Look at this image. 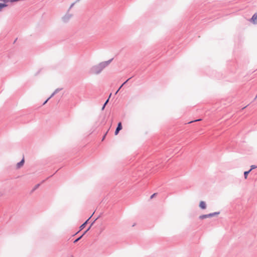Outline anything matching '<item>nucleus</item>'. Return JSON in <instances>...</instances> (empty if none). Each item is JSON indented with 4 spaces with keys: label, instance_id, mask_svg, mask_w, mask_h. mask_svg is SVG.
<instances>
[{
    "label": "nucleus",
    "instance_id": "1",
    "mask_svg": "<svg viewBox=\"0 0 257 257\" xmlns=\"http://www.w3.org/2000/svg\"><path fill=\"white\" fill-rule=\"evenodd\" d=\"M112 59L103 61L92 66L89 70L88 73L91 75L99 74L112 61Z\"/></svg>",
    "mask_w": 257,
    "mask_h": 257
},
{
    "label": "nucleus",
    "instance_id": "2",
    "mask_svg": "<svg viewBox=\"0 0 257 257\" xmlns=\"http://www.w3.org/2000/svg\"><path fill=\"white\" fill-rule=\"evenodd\" d=\"M219 213H220L219 212H215L209 213L208 214L202 215L199 216V218L201 219H205L206 218L213 217L214 216L218 215Z\"/></svg>",
    "mask_w": 257,
    "mask_h": 257
},
{
    "label": "nucleus",
    "instance_id": "3",
    "mask_svg": "<svg viewBox=\"0 0 257 257\" xmlns=\"http://www.w3.org/2000/svg\"><path fill=\"white\" fill-rule=\"evenodd\" d=\"M72 14H70L69 12H67V13L62 18L63 22L64 23H67L72 17Z\"/></svg>",
    "mask_w": 257,
    "mask_h": 257
},
{
    "label": "nucleus",
    "instance_id": "4",
    "mask_svg": "<svg viewBox=\"0 0 257 257\" xmlns=\"http://www.w3.org/2000/svg\"><path fill=\"white\" fill-rule=\"evenodd\" d=\"M122 129V125L121 122H119L115 131V135H117L119 132Z\"/></svg>",
    "mask_w": 257,
    "mask_h": 257
},
{
    "label": "nucleus",
    "instance_id": "5",
    "mask_svg": "<svg viewBox=\"0 0 257 257\" xmlns=\"http://www.w3.org/2000/svg\"><path fill=\"white\" fill-rule=\"evenodd\" d=\"M250 22H252L254 24H257V14H254L250 19Z\"/></svg>",
    "mask_w": 257,
    "mask_h": 257
},
{
    "label": "nucleus",
    "instance_id": "6",
    "mask_svg": "<svg viewBox=\"0 0 257 257\" xmlns=\"http://www.w3.org/2000/svg\"><path fill=\"white\" fill-rule=\"evenodd\" d=\"M24 159H23L20 162L18 163L16 166L17 169H20L24 165Z\"/></svg>",
    "mask_w": 257,
    "mask_h": 257
},
{
    "label": "nucleus",
    "instance_id": "7",
    "mask_svg": "<svg viewBox=\"0 0 257 257\" xmlns=\"http://www.w3.org/2000/svg\"><path fill=\"white\" fill-rule=\"evenodd\" d=\"M199 207L202 209H206V203L203 201H200V202L199 203Z\"/></svg>",
    "mask_w": 257,
    "mask_h": 257
},
{
    "label": "nucleus",
    "instance_id": "8",
    "mask_svg": "<svg viewBox=\"0 0 257 257\" xmlns=\"http://www.w3.org/2000/svg\"><path fill=\"white\" fill-rule=\"evenodd\" d=\"M94 214V212L93 213V214L91 215V216L84 223H83L80 227V229H82L83 228H84L86 225V224L87 223V222L88 221V220L90 219V218L92 216V215H93Z\"/></svg>",
    "mask_w": 257,
    "mask_h": 257
},
{
    "label": "nucleus",
    "instance_id": "9",
    "mask_svg": "<svg viewBox=\"0 0 257 257\" xmlns=\"http://www.w3.org/2000/svg\"><path fill=\"white\" fill-rule=\"evenodd\" d=\"M62 90V88H57L56 89L54 92L51 95V96H50V98H52L55 94H56V93H57L59 91H60V90Z\"/></svg>",
    "mask_w": 257,
    "mask_h": 257
},
{
    "label": "nucleus",
    "instance_id": "10",
    "mask_svg": "<svg viewBox=\"0 0 257 257\" xmlns=\"http://www.w3.org/2000/svg\"><path fill=\"white\" fill-rule=\"evenodd\" d=\"M8 5L7 4L0 3V12H1L3 8L8 7Z\"/></svg>",
    "mask_w": 257,
    "mask_h": 257
},
{
    "label": "nucleus",
    "instance_id": "11",
    "mask_svg": "<svg viewBox=\"0 0 257 257\" xmlns=\"http://www.w3.org/2000/svg\"><path fill=\"white\" fill-rule=\"evenodd\" d=\"M111 93L110 94L109 96V98L106 100V101H105V102L104 103V104H103L102 107V110H103L106 105V104L108 103V101H109V99L110 98V97L111 96Z\"/></svg>",
    "mask_w": 257,
    "mask_h": 257
},
{
    "label": "nucleus",
    "instance_id": "12",
    "mask_svg": "<svg viewBox=\"0 0 257 257\" xmlns=\"http://www.w3.org/2000/svg\"><path fill=\"white\" fill-rule=\"evenodd\" d=\"M131 79V78H128L127 80H126L120 87L118 89V90L116 91V92H115V94L117 93V92L119 91V90L121 89V88L123 86V85L124 84H125L130 79Z\"/></svg>",
    "mask_w": 257,
    "mask_h": 257
},
{
    "label": "nucleus",
    "instance_id": "13",
    "mask_svg": "<svg viewBox=\"0 0 257 257\" xmlns=\"http://www.w3.org/2000/svg\"><path fill=\"white\" fill-rule=\"evenodd\" d=\"M251 171V170H249L247 171H245L244 172V178L245 179H247V175L249 173V172Z\"/></svg>",
    "mask_w": 257,
    "mask_h": 257
},
{
    "label": "nucleus",
    "instance_id": "14",
    "mask_svg": "<svg viewBox=\"0 0 257 257\" xmlns=\"http://www.w3.org/2000/svg\"><path fill=\"white\" fill-rule=\"evenodd\" d=\"M83 236V235H82L81 236H80L79 237H78V238H77L76 239H75L74 241V243H76L79 240H80L81 237Z\"/></svg>",
    "mask_w": 257,
    "mask_h": 257
},
{
    "label": "nucleus",
    "instance_id": "15",
    "mask_svg": "<svg viewBox=\"0 0 257 257\" xmlns=\"http://www.w3.org/2000/svg\"><path fill=\"white\" fill-rule=\"evenodd\" d=\"M75 3H73V4H72L68 11V12H69L70 11V10L74 6V5H75Z\"/></svg>",
    "mask_w": 257,
    "mask_h": 257
},
{
    "label": "nucleus",
    "instance_id": "16",
    "mask_svg": "<svg viewBox=\"0 0 257 257\" xmlns=\"http://www.w3.org/2000/svg\"><path fill=\"white\" fill-rule=\"evenodd\" d=\"M40 184H37L35 187H34L33 190H35L36 189H37L39 186H40Z\"/></svg>",
    "mask_w": 257,
    "mask_h": 257
},
{
    "label": "nucleus",
    "instance_id": "17",
    "mask_svg": "<svg viewBox=\"0 0 257 257\" xmlns=\"http://www.w3.org/2000/svg\"><path fill=\"white\" fill-rule=\"evenodd\" d=\"M257 168L256 166H254V165H252L251 166V168L250 170H251V171L255 168Z\"/></svg>",
    "mask_w": 257,
    "mask_h": 257
},
{
    "label": "nucleus",
    "instance_id": "18",
    "mask_svg": "<svg viewBox=\"0 0 257 257\" xmlns=\"http://www.w3.org/2000/svg\"><path fill=\"white\" fill-rule=\"evenodd\" d=\"M0 1L4 2V4H7V3L10 2L9 0H0Z\"/></svg>",
    "mask_w": 257,
    "mask_h": 257
},
{
    "label": "nucleus",
    "instance_id": "19",
    "mask_svg": "<svg viewBox=\"0 0 257 257\" xmlns=\"http://www.w3.org/2000/svg\"><path fill=\"white\" fill-rule=\"evenodd\" d=\"M50 99V97L43 103V105L45 104L47 101Z\"/></svg>",
    "mask_w": 257,
    "mask_h": 257
},
{
    "label": "nucleus",
    "instance_id": "20",
    "mask_svg": "<svg viewBox=\"0 0 257 257\" xmlns=\"http://www.w3.org/2000/svg\"><path fill=\"white\" fill-rule=\"evenodd\" d=\"M156 194H157L156 193H154L153 195H152L151 196V199H152L153 198H154L156 195Z\"/></svg>",
    "mask_w": 257,
    "mask_h": 257
},
{
    "label": "nucleus",
    "instance_id": "21",
    "mask_svg": "<svg viewBox=\"0 0 257 257\" xmlns=\"http://www.w3.org/2000/svg\"><path fill=\"white\" fill-rule=\"evenodd\" d=\"M20 0H10V2H18Z\"/></svg>",
    "mask_w": 257,
    "mask_h": 257
},
{
    "label": "nucleus",
    "instance_id": "22",
    "mask_svg": "<svg viewBox=\"0 0 257 257\" xmlns=\"http://www.w3.org/2000/svg\"><path fill=\"white\" fill-rule=\"evenodd\" d=\"M98 218V217L96 218L93 222H92V223L91 224L90 226H91L93 223H94V222Z\"/></svg>",
    "mask_w": 257,
    "mask_h": 257
},
{
    "label": "nucleus",
    "instance_id": "23",
    "mask_svg": "<svg viewBox=\"0 0 257 257\" xmlns=\"http://www.w3.org/2000/svg\"><path fill=\"white\" fill-rule=\"evenodd\" d=\"M201 120V119H196V120H194V121H200Z\"/></svg>",
    "mask_w": 257,
    "mask_h": 257
},
{
    "label": "nucleus",
    "instance_id": "24",
    "mask_svg": "<svg viewBox=\"0 0 257 257\" xmlns=\"http://www.w3.org/2000/svg\"><path fill=\"white\" fill-rule=\"evenodd\" d=\"M87 231H88L86 230L82 235H83L84 234H85Z\"/></svg>",
    "mask_w": 257,
    "mask_h": 257
},
{
    "label": "nucleus",
    "instance_id": "25",
    "mask_svg": "<svg viewBox=\"0 0 257 257\" xmlns=\"http://www.w3.org/2000/svg\"><path fill=\"white\" fill-rule=\"evenodd\" d=\"M87 231H88L86 230L82 235H83L84 234H85Z\"/></svg>",
    "mask_w": 257,
    "mask_h": 257
},
{
    "label": "nucleus",
    "instance_id": "26",
    "mask_svg": "<svg viewBox=\"0 0 257 257\" xmlns=\"http://www.w3.org/2000/svg\"><path fill=\"white\" fill-rule=\"evenodd\" d=\"M91 227V226H89V228H88V229H87V231H88V230L90 229V227Z\"/></svg>",
    "mask_w": 257,
    "mask_h": 257
},
{
    "label": "nucleus",
    "instance_id": "27",
    "mask_svg": "<svg viewBox=\"0 0 257 257\" xmlns=\"http://www.w3.org/2000/svg\"><path fill=\"white\" fill-rule=\"evenodd\" d=\"M106 134L104 136V137H103V139H102V140H103L104 139V138H105V136Z\"/></svg>",
    "mask_w": 257,
    "mask_h": 257
},
{
    "label": "nucleus",
    "instance_id": "28",
    "mask_svg": "<svg viewBox=\"0 0 257 257\" xmlns=\"http://www.w3.org/2000/svg\"><path fill=\"white\" fill-rule=\"evenodd\" d=\"M80 1V0H77V1H76V2H79V1Z\"/></svg>",
    "mask_w": 257,
    "mask_h": 257
},
{
    "label": "nucleus",
    "instance_id": "29",
    "mask_svg": "<svg viewBox=\"0 0 257 257\" xmlns=\"http://www.w3.org/2000/svg\"><path fill=\"white\" fill-rule=\"evenodd\" d=\"M193 121H190L189 123H191V122H192Z\"/></svg>",
    "mask_w": 257,
    "mask_h": 257
},
{
    "label": "nucleus",
    "instance_id": "30",
    "mask_svg": "<svg viewBox=\"0 0 257 257\" xmlns=\"http://www.w3.org/2000/svg\"><path fill=\"white\" fill-rule=\"evenodd\" d=\"M246 106H244L242 109H244L245 108H246Z\"/></svg>",
    "mask_w": 257,
    "mask_h": 257
}]
</instances>
